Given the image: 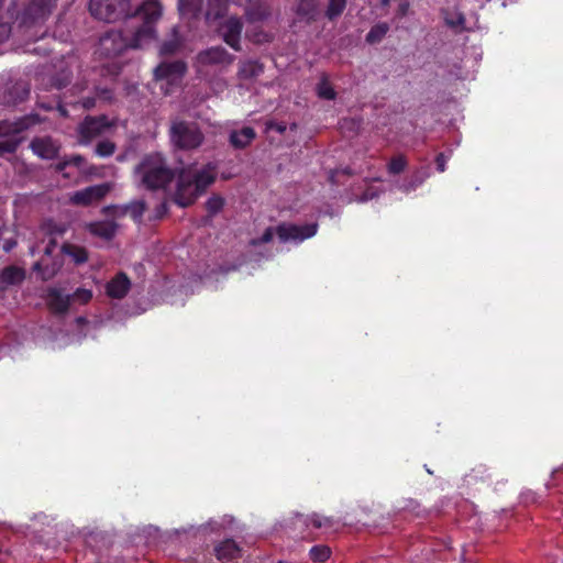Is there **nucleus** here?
<instances>
[{
  "mask_svg": "<svg viewBox=\"0 0 563 563\" xmlns=\"http://www.w3.org/2000/svg\"><path fill=\"white\" fill-rule=\"evenodd\" d=\"M129 0H90L89 10L93 16L107 22H114L126 15Z\"/></svg>",
  "mask_w": 563,
  "mask_h": 563,
  "instance_id": "7",
  "label": "nucleus"
},
{
  "mask_svg": "<svg viewBox=\"0 0 563 563\" xmlns=\"http://www.w3.org/2000/svg\"><path fill=\"white\" fill-rule=\"evenodd\" d=\"M344 173H346L347 175H351L350 169H345Z\"/></svg>",
  "mask_w": 563,
  "mask_h": 563,
  "instance_id": "56",
  "label": "nucleus"
},
{
  "mask_svg": "<svg viewBox=\"0 0 563 563\" xmlns=\"http://www.w3.org/2000/svg\"><path fill=\"white\" fill-rule=\"evenodd\" d=\"M234 59V56L222 46L207 48L197 55V62L202 66L228 67Z\"/></svg>",
  "mask_w": 563,
  "mask_h": 563,
  "instance_id": "13",
  "label": "nucleus"
},
{
  "mask_svg": "<svg viewBox=\"0 0 563 563\" xmlns=\"http://www.w3.org/2000/svg\"><path fill=\"white\" fill-rule=\"evenodd\" d=\"M446 24L451 27H463L465 23V18L462 14H457L455 18L446 19Z\"/></svg>",
  "mask_w": 563,
  "mask_h": 563,
  "instance_id": "43",
  "label": "nucleus"
},
{
  "mask_svg": "<svg viewBox=\"0 0 563 563\" xmlns=\"http://www.w3.org/2000/svg\"><path fill=\"white\" fill-rule=\"evenodd\" d=\"M389 0H382L383 4H387Z\"/></svg>",
  "mask_w": 563,
  "mask_h": 563,
  "instance_id": "55",
  "label": "nucleus"
},
{
  "mask_svg": "<svg viewBox=\"0 0 563 563\" xmlns=\"http://www.w3.org/2000/svg\"><path fill=\"white\" fill-rule=\"evenodd\" d=\"M346 7V0H329L325 15L329 20L340 16Z\"/></svg>",
  "mask_w": 563,
  "mask_h": 563,
  "instance_id": "31",
  "label": "nucleus"
},
{
  "mask_svg": "<svg viewBox=\"0 0 563 563\" xmlns=\"http://www.w3.org/2000/svg\"><path fill=\"white\" fill-rule=\"evenodd\" d=\"M30 84L24 80L9 81L0 87V104L14 107L30 96Z\"/></svg>",
  "mask_w": 563,
  "mask_h": 563,
  "instance_id": "10",
  "label": "nucleus"
},
{
  "mask_svg": "<svg viewBox=\"0 0 563 563\" xmlns=\"http://www.w3.org/2000/svg\"><path fill=\"white\" fill-rule=\"evenodd\" d=\"M163 15V5L158 0H145L132 15L135 24L126 29L131 48H143L157 37V23Z\"/></svg>",
  "mask_w": 563,
  "mask_h": 563,
  "instance_id": "1",
  "label": "nucleus"
},
{
  "mask_svg": "<svg viewBox=\"0 0 563 563\" xmlns=\"http://www.w3.org/2000/svg\"><path fill=\"white\" fill-rule=\"evenodd\" d=\"M32 152L42 159H54L58 156L60 144L52 136L34 137L30 143Z\"/></svg>",
  "mask_w": 563,
  "mask_h": 563,
  "instance_id": "15",
  "label": "nucleus"
},
{
  "mask_svg": "<svg viewBox=\"0 0 563 563\" xmlns=\"http://www.w3.org/2000/svg\"><path fill=\"white\" fill-rule=\"evenodd\" d=\"M216 180V167L208 164L200 170H185L178 174L175 202L180 207L190 206Z\"/></svg>",
  "mask_w": 563,
  "mask_h": 563,
  "instance_id": "2",
  "label": "nucleus"
},
{
  "mask_svg": "<svg viewBox=\"0 0 563 563\" xmlns=\"http://www.w3.org/2000/svg\"><path fill=\"white\" fill-rule=\"evenodd\" d=\"M427 177L428 175L426 173L418 172L412 176L410 180L400 185L399 189L405 194H409L410 191L417 189L420 185H422Z\"/></svg>",
  "mask_w": 563,
  "mask_h": 563,
  "instance_id": "33",
  "label": "nucleus"
},
{
  "mask_svg": "<svg viewBox=\"0 0 563 563\" xmlns=\"http://www.w3.org/2000/svg\"><path fill=\"white\" fill-rule=\"evenodd\" d=\"M57 111L59 112V114L64 118H67L68 117V111L67 109L65 108V106H63L60 102L58 103L57 106Z\"/></svg>",
  "mask_w": 563,
  "mask_h": 563,
  "instance_id": "49",
  "label": "nucleus"
},
{
  "mask_svg": "<svg viewBox=\"0 0 563 563\" xmlns=\"http://www.w3.org/2000/svg\"><path fill=\"white\" fill-rule=\"evenodd\" d=\"M269 15L268 8L261 2H253L245 10V16L250 22H260Z\"/></svg>",
  "mask_w": 563,
  "mask_h": 563,
  "instance_id": "26",
  "label": "nucleus"
},
{
  "mask_svg": "<svg viewBox=\"0 0 563 563\" xmlns=\"http://www.w3.org/2000/svg\"><path fill=\"white\" fill-rule=\"evenodd\" d=\"M256 132L251 126H244L241 130L232 131L229 135L230 144L238 150L245 148L255 139Z\"/></svg>",
  "mask_w": 563,
  "mask_h": 563,
  "instance_id": "22",
  "label": "nucleus"
},
{
  "mask_svg": "<svg viewBox=\"0 0 563 563\" xmlns=\"http://www.w3.org/2000/svg\"><path fill=\"white\" fill-rule=\"evenodd\" d=\"M96 99L97 97H86V98H82L81 101H69L68 104H71V106H77V104H81V107L84 109H92L95 106H96Z\"/></svg>",
  "mask_w": 563,
  "mask_h": 563,
  "instance_id": "42",
  "label": "nucleus"
},
{
  "mask_svg": "<svg viewBox=\"0 0 563 563\" xmlns=\"http://www.w3.org/2000/svg\"><path fill=\"white\" fill-rule=\"evenodd\" d=\"M186 71V64L181 60L163 62L154 70L156 79L174 80Z\"/></svg>",
  "mask_w": 563,
  "mask_h": 563,
  "instance_id": "16",
  "label": "nucleus"
},
{
  "mask_svg": "<svg viewBox=\"0 0 563 563\" xmlns=\"http://www.w3.org/2000/svg\"><path fill=\"white\" fill-rule=\"evenodd\" d=\"M300 519H303V523L308 525V522H311V525L320 529L322 527H332L333 526V519L331 517H323L317 512H313L310 516H302L298 515Z\"/></svg>",
  "mask_w": 563,
  "mask_h": 563,
  "instance_id": "29",
  "label": "nucleus"
},
{
  "mask_svg": "<svg viewBox=\"0 0 563 563\" xmlns=\"http://www.w3.org/2000/svg\"><path fill=\"white\" fill-rule=\"evenodd\" d=\"M331 550L327 545H314L310 550V558L314 562H324L330 558Z\"/></svg>",
  "mask_w": 563,
  "mask_h": 563,
  "instance_id": "36",
  "label": "nucleus"
},
{
  "mask_svg": "<svg viewBox=\"0 0 563 563\" xmlns=\"http://www.w3.org/2000/svg\"><path fill=\"white\" fill-rule=\"evenodd\" d=\"M87 229L92 235L109 241L115 236L118 224L113 220H104L91 222Z\"/></svg>",
  "mask_w": 563,
  "mask_h": 563,
  "instance_id": "20",
  "label": "nucleus"
},
{
  "mask_svg": "<svg viewBox=\"0 0 563 563\" xmlns=\"http://www.w3.org/2000/svg\"><path fill=\"white\" fill-rule=\"evenodd\" d=\"M130 286L131 283L128 276L120 273L108 283L107 294L112 298L121 299L128 294Z\"/></svg>",
  "mask_w": 563,
  "mask_h": 563,
  "instance_id": "21",
  "label": "nucleus"
},
{
  "mask_svg": "<svg viewBox=\"0 0 563 563\" xmlns=\"http://www.w3.org/2000/svg\"><path fill=\"white\" fill-rule=\"evenodd\" d=\"M86 88H87V85H86V84H76V85L71 88V91H74L75 93H80V92H82Z\"/></svg>",
  "mask_w": 563,
  "mask_h": 563,
  "instance_id": "48",
  "label": "nucleus"
},
{
  "mask_svg": "<svg viewBox=\"0 0 563 563\" xmlns=\"http://www.w3.org/2000/svg\"><path fill=\"white\" fill-rule=\"evenodd\" d=\"M128 214L132 217V219L136 222H141L142 217L146 210V203L144 200H134L130 203H126Z\"/></svg>",
  "mask_w": 563,
  "mask_h": 563,
  "instance_id": "30",
  "label": "nucleus"
},
{
  "mask_svg": "<svg viewBox=\"0 0 563 563\" xmlns=\"http://www.w3.org/2000/svg\"><path fill=\"white\" fill-rule=\"evenodd\" d=\"M46 121L36 113L23 115L14 121H0V156L14 153L23 141L21 133Z\"/></svg>",
  "mask_w": 563,
  "mask_h": 563,
  "instance_id": "4",
  "label": "nucleus"
},
{
  "mask_svg": "<svg viewBox=\"0 0 563 563\" xmlns=\"http://www.w3.org/2000/svg\"><path fill=\"white\" fill-rule=\"evenodd\" d=\"M184 1H185V0H180V1H179V9H180V10H183Z\"/></svg>",
  "mask_w": 563,
  "mask_h": 563,
  "instance_id": "54",
  "label": "nucleus"
},
{
  "mask_svg": "<svg viewBox=\"0 0 563 563\" xmlns=\"http://www.w3.org/2000/svg\"><path fill=\"white\" fill-rule=\"evenodd\" d=\"M71 302L70 295L64 294L63 290L51 288L47 292V303L55 313H65Z\"/></svg>",
  "mask_w": 563,
  "mask_h": 563,
  "instance_id": "18",
  "label": "nucleus"
},
{
  "mask_svg": "<svg viewBox=\"0 0 563 563\" xmlns=\"http://www.w3.org/2000/svg\"><path fill=\"white\" fill-rule=\"evenodd\" d=\"M24 277V271L14 265L0 269V291L5 290L10 286L22 283Z\"/></svg>",
  "mask_w": 563,
  "mask_h": 563,
  "instance_id": "19",
  "label": "nucleus"
},
{
  "mask_svg": "<svg viewBox=\"0 0 563 563\" xmlns=\"http://www.w3.org/2000/svg\"><path fill=\"white\" fill-rule=\"evenodd\" d=\"M57 0H31L20 19L23 25L44 22L56 7Z\"/></svg>",
  "mask_w": 563,
  "mask_h": 563,
  "instance_id": "9",
  "label": "nucleus"
},
{
  "mask_svg": "<svg viewBox=\"0 0 563 563\" xmlns=\"http://www.w3.org/2000/svg\"><path fill=\"white\" fill-rule=\"evenodd\" d=\"M141 185L150 190L165 189L169 185L176 174L172 169L166 159L159 154H151L145 156L135 168Z\"/></svg>",
  "mask_w": 563,
  "mask_h": 563,
  "instance_id": "3",
  "label": "nucleus"
},
{
  "mask_svg": "<svg viewBox=\"0 0 563 563\" xmlns=\"http://www.w3.org/2000/svg\"><path fill=\"white\" fill-rule=\"evenodd\" d=\"M169 137L176 148L185 151L198 148L205 140L197 123L178 119L172 121Z\"/></svg>",
  "mask_w": 563,
  "mask_h": 563,
  "instance_id": "6",
  "label": "nucleus"
},
{
  "mask_svg": "<svg viewBox=\"0 0 563 563\" xmlns=\"http://www.w3.org/2000/svg\"><path fill=\"white\" fill-rule=\"evenodd\" d=\"M389 26L387 23H378L369 30L365 40L368 44L379 43L387 34Z\"/></svg>",
  "mask_w": 563,
  "mask_h": 563,
  "instance_id": "28",
  "label": "nucleus"
},
{
  "mask_svg": "<svg viewBox=\"0 0 563 563\" xmlns=\"http://www.w3.org/2000/svg\"><path fill=\"white\" fill-rule=\"evenodd\" d=\"M435 163H437V169L440 172V173H443L445 170V164H446V158L444 156L443 153H440L437 158H435Z\"/></svg>",
  "mask_w": 563,
  "mask_h": 563,
  "instance_id": "46",
  "label": "nucleus"
},
{
  "mask_svg": "<svg viewBox=\"0 0 563 563\" xmlns=\"http://www.w3.org/2000/svg\"><path fill=\"white\" fill-rule=\"evenodd\" d=\"M317 95L321 99L333 100L335 98V91L325 77H322L317 85Z\"/></svg>",
  "mask_w": 563,
  "mask_h": 563,
  "instance_id": "32",
  "label": "nucleus"
},
{
  "mask_svg": "<svg viewBox=\"0 0 563 563\" xmlns=\"http://www.w3.org/2000/svg\"><path fill=\"white\" fill-rule=\"evenodd\" d=\"M62 252L71 257L75 264L80 265L88 261V252L85 247L70 243H64Z\"/></svg>",
  "mask_w": 563,
  "mask_h": 563,
  "instance_id": "25",
  "label": "nucleus"
},
{
  "mask_svg": "<svg viewBox=\"0 0 563 563\" xmlns=\"http://www.w3.org/2000/svg\"><path fill=\"white\" fill-rule=\"evenodd\" d=\"M263 73V66L256 60H246L240 64L239 76L242 79H251Z\"/></svg>",
  "mask_w": 563,
  "mask_h": 563,
  "instance_id": "27",
  "label": "nucleus"
},
{
  "mask_svg": "<svg viewBox=\"0 0 563 563\" xmlns=\"http://www.w3.org/2000/svg\"><path fill=\"white\" fill-rule=\"evenodd\" d=\"M243 30V22L238 16L228 18L220 26V33L223 41L234 51H241V33Z\"/></svg>",
  "mask_w": 563,
  "mask_h": 563,
  "instance_id": "14",
  "label": "nucleus"
},
{
  "mask_svg": "<svg viewBox=\"0 0 563 563\" xmlns=\"http://www.w3.org/2000/svg\"><path fill=\"white\" fill-rule=\"evenodd\" d=\"M295 13L298 21L307 23L316 21L319 15L318 0H298Z\"/></svg>",
  "mask_w": 563,
  "mask_h": 563,
  "instance_id": "17",
  "label": "nucleus"
},
{
  "mask_svg": "<svg viewBox=\"0 0 563 563\" xmlns=\"http://www.w3.org/2000/svg\"><path fill=\"white\" fill-rule=\"evenodd\" d=\"M55 246H56V241L54 239H51L48 244L46 245V247L44 250V254L52 255Z\"/></svg>",
  "mask_w": 563,
  "mask_h": 563,
  "instance_id": "47",
  "label": "nucleus"
},
{
  "mask_svg": "<svg viewBox=\"0 0 563 563\" xmlns=\"http://www.w3.org/2000/svg\"><path fill=\"white\" fill-rule=\"evenodd\" d=\"M110 190L111 185L109 183L98 184L74 192L70 200L78 206H89L103 199Z\"/></svg>",
  "mask_w": 563,
  "mask_h": 563,
  "instance_id": "12",
  "label": "nucleus"
},
{
  "mask_svg": "<svg viewBox=\"0 0 563 563\" xmlns=\"http://www.w3.org/2000/svg\"><path fill=\"white\" fill-rule=\"evenodd\" d=\"M91 297V290L85 288H78L74 294L70 295L71 301H78L80 303H87Z\"/></svg>",
  "mask_w": 563,
  "mask_h": 563,
  "instance_id": "40",
  "label": "nucleus"
},
{
  "mask_svg": "<svg viewBox=\"0 0 563 563\" xmlns=\"http://www.w3.org/2000/svg\"><path fill=\"white\" fill-rule=\"evenodd\" d=\"M102 212L106 216H110L113 218H122L128 214V208L126 205L122 206H106L102 209Z\"/></svg>",
  "mask_w": 563,
  "mask_h": 563,
  "instance_id": "39",
  "label": "nucleus"
},
{
  "mask_svg": "<svg viewBox=\"0 0 563 563\" xmlns=\"http://www.w3.org/2000/svg\"><path fill=\"white\" fill-rule=\"evenodd\" d=\"M214 554L219 560H232L240 554V548L232 539H227L214 548Z\"/></svg>",
  "mask_w": 563,
  "mask_h": 563,
  "instance_id": "23",
  "label": "nucleus"
},
{
  "mask_svg": "<svg viewBox=\"0 0 563 563\" xmlns=\"http://www.w3.org/2000/svg\"><path fill=\"white\" fill-rule=\"evenodd\" d=\"M183 44V38L179 35L178 26H173L170 31V36L166 41H164L159 47L161 55H173L180 48Z\"/></svg>",
  "mask_w": 563,
  "mask_h": 563,
  "instance_id": "24",
  "label": "nucleus"
},
{
  "mask_svg": "<svg viewBox=\"0 0 563 563\" xmlns=\"http://www.w3.org/2000/svg\"><path fill=\"white\" fill-rule=\"evenodd\" d=\"M76 322H77L78 324H85V323H87L88 321H87L84 317H78V318L76 319Z\"/></svg>",
  "mask_w": 563,
  "mask_h": 563,
  "instance_id": "52",
  "label": "nucleus"
},
{
  "mask_svg": "<svg viewBox=\"0 0 563 563\" xmlns=\"http://www.w3.org/2000/svg\"><path fill=\"white\" fill-rule=\"evenodd\" d=\"M55 232H56V233H58V234H63V233H64V229L58 228V229H56V231H55Z\"/></svg>",
  "mask_w": 563,
  "mask_h": 563,
  "instance_id": "53",
  "label": "nucleus"
},
{
  "mask_svg": "<svg viewBox=\"0 0 563 563\" xmlns=\"http://www.w3.org/2000/svg\"><path fill=\"white\" fill-rule=\"evenodd\" d=\"M71 78V73L68 70H63L60 74L52 77L51 87L55 89H63L66 87Z\"/></svg>",
  "mask_w": 563,
  "mask_h": 563,
  "instance_id": "38",
  "label": "nucleus"
},
{
  "mask_svg": "<svg viewBox=\"0 0 563 563\" xmlns=\"http://www.w3.org/2000/svg\"><path fill=\"white\" fill-rule=\"evenodd\" d=\"M407 165H408V163H407V159L405 158V156L398 155V156L393 157L389 161V163L387 165V170L389 174L398 175L406 169Z\"/></svg>",
  "mask_w": 563,
  "mask_h": 563,
  "instance_id": "34",
  "label": "nucleus"
},
{
  "mask_svg": "<svg viewBox=\"0 0 563 563\" xmlns=\"http://www.w3.org/2000/svg\"><path fill=\"white\" fill-rule=\"evenodd\" d=\"M95 93L97 98L106 102H111L113 100V91L107 87H96Z\"/></svg>",
  "mask_w": 563,
  "mask_h": 563,
  "instance_id": "41",
  "label": "nucleus"
},
{
  "mask_svg": "<svg viewBox=\"0 0 563 563\" xmlns=\"http://www.w3.org/2000/svg\"><path fill=\"white\" fill-rule=\"evenodd\" d=\"M266 129L274 130V131L278 132L279 134H283L286 131L287 126L283 122L269 121L266 123Z\"/></svg>",
  "mask_w": 563,
  "mask_h": 563,
  "instance_id": "45",
  "label": "nucleus"
},
{
  "mask_svg": "<svg viewBox=\"0 0 563 563\" xmlns=\"http://www.w3.org/2000/svg\"><path fill=\"white\" fill-rule=\"evenodd\" d=\"M318 231V223H307L303 225H297L292 223L283 222L276 228L268 227L262 236L252 239L250 244L252 246H258L263 243H269L276 233L279 241L283 243L295 242L300 243L309 238L316 235Z\"/></svg>",
  "mask_w": 563,
  "mask_h": 563,
  "instance_id": "5",
  "label": "nucleus"
},
{
  "mask_svg": "<svg viewBox=\"0 0 563 563\" xmlns=\"http://www.w3.org/2000/svg\"><path fill=\"white\" fill-rule=\"evenodd\" d=\"M126 48H131L130 35L119 31L107 32L99 42V53L107 58H113L121 55Z\"/></svg>",
  "mask_w": 563,
  "mask_h": 563,
  "instance_id": "8",
  "label": "nucleus"
},
{
  "mask_svg": "<svg viewBox=\"0 0 563 563\" xmlns=\"http://www.w3.org/2000/svg\"><path fill=\"white\" fill-rule=\"evenodd\" d=\"M376 197H378V192L372 188H368L358 198H356V201L357 202H366Z\"/></svg>",
  "mask_w": 563,
  "mask_h": 563,
  "instance_id": "44",
  "label": "nucleus"
},
{
  "mask_svg": "<svg viewBox=\"0 0 563 563\" xmlns=\"http://www.w3.org/2000/svg\"><path fill=\"white\" fill-rule=\"evenodd\" d=\"M37 107L41 108V109H44L46 111H49V110L53 109L52 104L45 103V102H37Z\"/></svg>",
  "mask_w": 563,
  "mask_h": 563,
  "instance_id": "51",
  "label": "nucleus"
},
{
  "mask_svg": "<svg viewBox=\"0 0 563 563\" xmlns=\"http://www.w3.org/2000/svg\"><path fill=\"white\" fill-rule=\"evenodd\" d=\"M111 126L106 115L87 117L78 126L79 142L89 144Z\"/></svg>",
  "mask_w": 563,
  "mask_h": 563,
  "instance_id": "11",
  "label": "nucleus"
},
{
  "mask_svg": "<svg viewBox=\"0 0 563 563\" xmlns=\"http://www.w3.org/2000/svg\"><path fill=\"white\" fill-rule=\"evenodd\" d=\"M115 144L109 140L100 141L96 147L95 153L99 157H109L111 156L115 151Z\"/></svg>",
  "mask_w": 563,
  "mask_h": 563,
  "instance_id": "35",
  "label": "nucleus"
},
{
  "mask_svg": "<svg viewBox=\"0 0 563 563\" xmlns=\"http://www.w3.org/2000/svg\"><path fill=\"white\" fill-rule=\"evenodd\" d=\"M223 206L224 199L218 195L210 197L206 202V208L210 216H216L222 210Z\"/></svg>",
  "mask_w": 563,
  "mask_h": 563,
  "instance_id": "37",
  "label": "nucleus"
},
{
  "mask_svg": "<svg viewBox=\"0 0 563 563\" xmlns=\"http://www.w3.org/2000/svg\"><path fill=\"white\" fill-rule=\"evenodd\" d=\"M82 161L84 158L77 155L71 158L70 163L74 164L75 166H80Z\"/></svg>",
  "mask_w": 563,
  "mask_h": 563,
  "instance_id": "50",
  "label": "nucleus"
}]
</instances>
